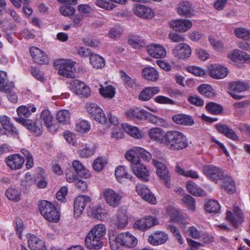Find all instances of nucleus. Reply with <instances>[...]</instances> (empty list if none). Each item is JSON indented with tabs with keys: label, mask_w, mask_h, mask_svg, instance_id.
<instances>
[{
	"label": "nucleus",
	"mask_w": 250,
	"mask_h": 250,
	"mask_svg": "<svg viewBox=\"0 0 250 250\" xmlns=\"http://www.w3.org/2000/svg\"><path fill=\"white\" fill-rule=\"evenodd\" d=\"M91 199L88 196L79 195L77 196L74 202V216L79 217L84 210L86 206L90 204Z\"/></svg>",
	"instance_id": "14"
},
{
	"label": "nucleus",
	"mask_w": 250,
	"mask_h": 250,
	"mask_svg": "<svg viewBox=\"0 0 250 250\" xmlns=\"http://www.w3.org/2000/svg\"><path fill=\"white\" fill-rule=\"evenodd\" d=\"M172 119L175 123L186 126H191L194 124L192 117L187 114H176L172 116Z\"/></svg>",
	"instance_id": "34"
},
{
	"label": "nucleus",
	"mask_w": 250,
	"mask_h": 250,
	"mask_svg": "<svg viewBox=\"0 0 250 250\" xmlns=\"http://www.w3.org/2000/svg\"><path fill=\"white\" fill-rule=\"evenodd\" d=\"M205 209L206 212L209 213H219L221 209V206L216 200L210 199L205 203Z\"/></svg>",
	"instance_id": "44"
},
{
	"label": "nucleus",
	"mask_w": 250,
	"mask_h": 250,
	"mask_svg": "<svg viewBox=\"0 0 250 250\" xmlns=\"http://www.w3.org/2000/svg\"><path fill=\"white\" fill-rule=\"evenodd\" d=\"M39 209L41 214L48 221L57 223L59 221L60 214L57 208L51 203L43 200L39 202Z\"/></svg>",
	"instance_id": "4"
},
{
	"label": "nucleus",
	"mask_w": 250,
	"mask_h": 250,
	"mask_svg": "<svg viewBox=\"0 0 250 250\" xmlns=\"http://www.w3.org/2000/svg\"><path fill=\"white\" fill-rule=\"evenodd\" d=\"M83 42L85 45L92 47H98L100 46V41L91 36H88L83 39Z\"/></svg>",
	"instance_id": "58"
},
{
	"label": "nucleus",
	"mask_w": 250,
	"mask_h": 250,
	"mask_svg": "<svg viewBox=\"0 0 250 250\" xmlns=\"http://www.w3.org/2000/svg\"><path fill=\"white\" fill-rule=\"evenodd\" d=\"M191 52L190 46L185 43L177 44L172 50L173 56L180 60H185L188 58L191 54Z\"/></svg>",
	"instance_id": "16"
},
{
	"label": "nucleus",
	"mask_w": 250,
	"mask_h": 250,
	"mask_svg": "<svg viewBox=\"0 0 250 250\" xmlns=\"http://www.w3.org/2000/svg\"><path fill=\"white\" fill-rule=\"evenodd\" d=\"M244 215L242 210L237 207H235L233 212L228 210L226 212V220L235 228H238L244 222Z\"/></svg>",
	"instance_id": "9"
},
{
	"label": "nucleus",
	"mask_w": 250,
	"mask_h": 250,
	"mask_svg": "<svg viewBox=\"0 0 250 250\" xmlns=\"http://www.w3.org/2000/svg\"><path fill=\"white\" fill-rule=\"evenodd\" d=\"M102 197L108 205L113 208L119 206L122 198L121 193H118L112 188H105L101 193Z\"/></svg>",
	"instance_id": "11"
},
{
	"label": "nucleus",
	"mask_w": 250,
	"mask_h": 250,
	"mask_svg": "<svg viewBox=\"0 0 250 250\" xmlns=\"http://www.w3.org/2000/svg\"><path fill=\"white\" fill-rule=\"evenodd\" d=\"M36 111V107L33 104L21 105L17 109V113L19 117L18 118H27L30 115L31 112H35Z\"/></svg>",
	"instance_id": "39"
},
{
	"label": "nucleus",
	"mask_w": 250,
	"mask_h": 250,
	"mask_svg": "<svg viewBox=\"0 0 250 250\" xmlns=\"http://www.w3.org/2000/svg\"><path fill=\"white\" fill-rule=\"evenodd\" d=\"M95 3L97 6L107 10H112L115 7L113 3L105 0H97Z\"/></svg>",
	"instance_id": "61"
},
{
	"label": "nucleus",
	"mask_w": 250,
	"mask_h": 250,
	"mask_svg": "<svg viewBox=\"0 0 250 250\" xmlns=\"http://www.w3.org/2000/svg\"><path fill=\"white\" fill-rule=\"evenodd\" d=\"M126 118L129 120L146 121L155 124L157 117L147 111L139 107H133L125 113Z\"/></svg>",
	"instance_id": "5"
},
{
	"label": "nucleus",
	"mask_w": 250,
	"mask_h": 250,
	"mask_svg": "<svg viewBox=\"0 0 250 250\" xmlns=\"http://www.w3.org/2000/svg\"><path fill=\"white\" fill-rule=\"evenodd\" d=\"M153 163L156 168L157 174L160 179L163 181L167 188H170L171 176L166 166L156 160H154Z\"/></svg>",
	"instance_id": "12"
},
{
	"label": "nucleus",
	"mask_w": 250,
	"mask_h": 250,
	"mask_svg": "<svg viewBox=\"0 0 250 250\" xmlns=\"http://www.w3.org/2000/svg\"><path fill=\"white\" fill-rule=\"evenodd\" d=\"M0 122L4 129L11 134L14 133L15 127L11 123L9 118L4 115L1 116L0 117Z\"/></svg>",
	"instance_id": "50"
},
{
	"label": "nucleus",
	"mask_w": 250,
	"mask_h": 250,
	"mask_svg": "<svg viewBox=\"0 0 250 250\" xmlns=\"http://www.w3.org/2000/svg\"><path fill=\"white\" fill-rule=\"evenodd\" d=\"M72 166L75 172L80 177L84 179H87L91 177V175L90 171L86 168L79 161H73Z\"/></svg>",
	"instance_id": "36"
},
{
	"label": "nucleus",
	"mask_w": 250,
	"mask_h": 250,
	"mask_svg": "<svg viewBox=\"0 0 250 250\" xmlns=\"http://www.w3.org/2000/svg\"><path fill=\"white\" fill-rule=\"evenodd\" d=\"M26 237L28 240V247L31 250H46L44 242L36 236L29 233Z\"/></svg>",
	"instance_id": "26"
},
{
	"label": "nucleus",
	"mask_w": 250,
	"mask_h": 250,
	"mask_svg": "<svg viewBox=\"0 0 250 250\" xmlns=\"http://www.w3.org/2000/svg\"><path fill=\"white\" fill-rule=\"evenodd\" d=\"M17 122L25 126L29 131L36 136L41 135L43 132V126L41 120L35 121L25 118H17Z\"/></svg>",
	"instance_id": "8"
},
{
	"label": "nucleus",
	"mask_w": 250,
	"mask_h": 250,
	"mask_svg": "<svg viewBox=\"0 0 250 250\" xmlns=\"http://www.w3.org/2000/svg\"><path fill=\"white\" fill-rule=\"evenodd\" d=\"M41 121L43 122L44 125L51 133H55L58 128L57 126L53 123V117L48 109L43 110L40 115Z\"/></svg>",
	"instance_id": "19"
},
{
	"label": "nucleus",
	"mask_w": 250,
	"mask_h": 250,
	"mask_svg": "<svg viewBox=\"0 0 250 250\" xmlns=\"http://www.w3.org/2000/svg\"><path fill=\"white\" fill-rule=\"evenodd\" d=\"M89 61L92 66L97 69H101L105 65L104 58L97 54H91L89 56Z\"/></svg>",
	"instance_id": "41"
},
{
	"label": "nucleus",
	"mask_w": 250,
	"mask_h": 250,
	"mask_svg": "<svg viewBox=\"0 0 250 250\" xmlns=\"http://www.w3.org/2000/svg\"><path fill=\"white\" fill-rule=\"evenodd\" d=\"M115 175L117 180L120 181L122 178L129 180L133 184L135 183V177L128 174L123 166H118L115 170Z\"/></svg>",
	"instance_id": "37"
},
{
	"label": "nucleus",
	"mask_w": 250,
	"mask_h": 250,
	"mask_svg": "<svg viewBox=\"0 0 250 250\" xmlns=\"http://www.w3.org/2000/svg\"><path fill=\"white\" fill-rule=\"evenodd\" d=\"M100 95L104 98L112 99L115 94V88L111 85H101L99 89Z\"/></svg>",
	"instance_id": "46"
},
{
	"label": "nucleus",
	"mask_w": 250,
	"mask_h": 250,
	"mask_svg": "<svg viewBox=\"0 0 250 250\" xmlns=\"http://www.w3.org/2000/svg\"><path fill=\"white\" fill-rule=\"evenodd\" d=\"M147 51L152 57L155 58H163L167 55V52L164 47L158 44L148 45Z\"/></svg>",
	"instance_id": "29"
},
{
	"label": "nucleus",
	"mask_w": 250,
	"mask_h": 250,
	"mask_svg": "<svg viewBox=\"0 0 250 250\" xmlns=\"http://www.w3.org/2000/svg\"><path fill=\"white\" fill-rule=\"evenodd\" d=\"M56 119L61 123L67 124L70 120V113L67 110H59L57 112Z\"/></svg>",
	"instance_id": "51"
},
{
	"label": "nucleus",
	"mask_w": 250,
	"mask_h": 250,
	"mask_svg": "<svg viewBox=\"0 0 250 250\" xmlns=\"http://www.w3.org/2000/svg\"><path fill=\"white\" fill-rule=\"evenodd\" d=\"M167 235L163 231H156L149 236L148 242L154 246H158L165 243L167 240Z\"/></svg>",
	"instance_id": "31"
},
{
	"label": "nucleus",
	"mask_w": 250,
	"mask_h": 250,
	"mask_svg": "<svg viewBox=\"0 0 250 250\" xmlns=\"http://www.w3.org/2000/svg\"><path fill=\"white\" fill-rule=\"evenodd\" d=\"M86 108L88 114L94 120L102 124L106 123L107 118L103 109L97 104L94 103H87Z\"/></svg>",
	"instance_id": "10"
},
{
	"label": "nucleus",
	"mask_w": 250,
	"mask_h": 250,
	"mask_svg": "<svg viewBox=\"0 0 250 250\" xmlns=\"http://www.w3.org/2000/svg\"><path fill=\"white\" fill-rule=\"evenodd\" d=\"M58 74L66 78H74V63L70 60H59L54 62Z\"/></svg>",
	"instance_id": "6"
},
{
	"label": "nucleus",
	"mask_w": 250,
	"mask_h": 250,
	"mask_svg": "<svg viewBox=\"0 0 250 250\" xmlns=\"http://www.w3.org/2000/svg\"><path fill=\"white\" fill-rule=\"evenodd\" d=\"M71 88L76 93L78 92V90L83 88L86 85L83 82L77 80H72L70 82Z\"/></svg>",
	"instance_id": "64"
},
{
	"label": "nucleus",
	"mask_w": 250,
	"mask_h": 250,
	"mask_svg": "<svg viewBox=\"0 0 250 250\" xmlns=\"http://www.w3.org/2000/svg\"><path fill=\"white\" fill-rule=\"evenodd\" d=\"M182 201L185 204L186 207L189 210L192 211L195 210V200L193 197L189 195L186 194L182 198Z\"/></svg>",
	"instance_id": "54"
},
{
	"label": "nucleus",
	"mask_w": 250,
	"mask_h": 250,
	"mask_svg": "<svg viewBox=\"0 0 250 250\" xmlns=\"http://www.w3.org/2000/svg\"><path fill=\"white\" fill-rule=\"evenodd\" d=\"M112 250H123L122 246L127 248L134 247L137 244V238L128 232L118 234L114 238H109Z\"/></svg>",
	"instance_id": "3"
},
{
	"label": "nucleus",
	"mask_w": 250,
	"mask_h": 250,
	"mask_svg": "<svg viewBox=\"0 0 250 250\" xmlns=\"http://www.w3.org/2000/svg\"><path fill=\"white\" fill-rule=\"evenodd\" d=\"M136 192L145 201L151 204H156V198L149 188H136Z\"/></svg>",
	"instance_id": "38"
},
{
	"label": "nucleus",
	"mask_w": 250,
	"mask_h": 250,
	"mask_svg": "<svg viewBox=\"0 0 250 250\" xmlns=\"http://www.w3.org/2000/svg\"><path fill=\"white\" fill-rule=\"evenodd\" d=\"M165 133L163 129L158 127H153L148 130L147 134L149 139L153 141L164 144Z\"/></svg>",
	"instance_id": "27"
},
{
	"label": "nucleus",
	"mask_w": 250,
	"mask_h": 250,
	"mask_svg": "<svg viewBox=\"0 0 250 250\" xmlns=\"http://www.w3.org/2000/svg\"><path fill=\"white\" fill-rule=\"evenodd\" d=\"M102 238L88 232L84 240L85 246L89 250H99L103 246Z\"/></svg>",
	"instance_id": "22"
},
{
	"label": "nucleus",
	"mask_w": 250,
	"mask_h": 250,
	"mask_svg": "<svg viewBox=\"0 0 250 250\" xmlns=\"http://www.w3.org/2000/svg\"><path fill=\"white\" fill-rule=\"evenodd\" d=\"M208 112L212 115H219L223 111V107L216 103L209 102L206 105Z\"/></svg>",
	"instance_id": "47"
},
{
	"label": "nucleus",
	"mask_w": 250,
	"mask_h": 250,
	"mask_svg": "<svg viewBox=\"0 0 250 250\" xmlns=\"http://www.w3.org/2000/svg\"><path fill=\"white\" fill-rule=\"evenodd\" d=\"M216 130L221 134L233 141H238L239 137L234 131L228 125L223 124H216Z\"/></svg>",
	"instance_id": "30"
},
{
	"label": "nucleus",
	"mask_w": 250,
	"mask_h": 250,
	"mask_svg": "<svg viewBox=\"0 0 250 250\" xmlns=\"http://www.w3.org/2000/svg\"><path fill=\"white\" fill-rule=\"evenodd\" d=\"M90 125L86 120H82L76 124V130L80 133H85L89 131Z\"/></svg>",
	"instance_id": "56"
},
{
	"label": "nucleus",
	"mask_w": 250,
	"mask_h": 250,
	"mask_svg": "<svg viewBox=\"0 0 250 250\" xmlns=\"http://www.w3.org/2000/svg\"><path fill=\"white\" fill-rule=\"evenodd\" d=\"M203 173L211 181L217 183L222 178L224 171L222 168L213 165H205L203 167Z\"/></svg>",
	"instance_id": "13"
},
{
	"label": "nucleus",
	"mask_w": 250,
	"mask_h": 250,
	"mask_svg": "<svg viewBox=\"0 0 250 250\" xmlns=\"http://www.w3.org/2000/svg\"><path fill=\"white\" fill-rule=\"evenodd\" d=\"M178 13L180 16L191 18L193 15L194 10L188 1H182L179 4L177 8Z\"/></svg>",
	"instance_id": "35"
},
{
	"label": "nucleus",
	"mask_w": 250,
	"mask_h": 250,
	"mask_svg": "<svg viewBox=\"0 0 250 250\" xmlns=\"http://www.w3.org/2000/svg\"><path fill=\"white\" fill-rule=\"evenodd\" d=\"M142 74L144 79L149 81L155 82L158 78V72L151 67L144 68L142 70Z\"/></svg>",
	"instance_id": "40"
},
{
	"label": "nucleus",
	"mask_w": 250,
	"mask_h": 250,
	"mask_svg": "<svg viewBox=\"0 0 250 250\" xmlns=\"http://www.w3.org/2000/svg\"><path fill=\"white\" fill-rule=\"evenodd\" d=\"M198 91L201 95L208 98L213 97L215 95L213 88L208 84H200L198 87Z\"/></svg>",
	"instance_id": "45"
},
{
	"label": "nucleus",
	"mask_w": 250,
	"mask_h": 250,
	"mask_svg": "<svg viewBox=\"0 0 250 250\" xmlns=\"http://www.w3.org/2000/svg\"><path fill=\"white\" fill-rule=\"evenodd\" d=\"M235 35L244 40H250V30L244 28H237L234 30Z\"/></svg>",
	"instance_id": "53"
},
{
	"label": "nucleus",
	"mask_w": 250,
	"mask_h": 250,
	"mask_svg": "<svg viewBox=\"0 0 250 250\" xmlns=\"http://www.w3.org/2000/svg\"><path fill=\"white\" fill-rule=\"evenodd\" d=\"M127 210L125 207L120 208L115 215V225L118 228H124L128 224Z\"/></svg>",
	"instance_id": "24"
},
{
	"label": "nucleus",
	"mask_w": 250,
	"mask_h": 250,
	"mask_svg": "<svg viewBox=\"0 0 250 250\" xmlns=\"http://www.w3.org/2000/svg\"><path fill=\"white\" fill-rule=\"evenodd\" d=\"M158 224L157 217L147 216L137 220L134 224L133 227L142 231H145L153 226Z\"/></svg>",
	"instance_id": "17"
},
{
	"label": "nucleus",
	"mask_w": 250,
	"mask_h": 250,
	"mask_svg": "<svg viewBox=\"0 0 250 250\" xmlns=\"http://www.w3.org/2000/svg\"><path fill=\"white\" fill-rule=\"evenodd\" d=\"M249 88V85L247 83L239 81L232 82L229 85V93L234 99L240 100L243 96L237 94L235 92H241L248 90Z\"/></svg>",
	"instance_id": "15"
},
{
	"label": "nucleus",
	"mask_w": 250,
	"mask_h": 250,
	"mask_svg": "<svg viewBox=\"0 0 250 250\" xmlns=\"http://www.w3.org/2000/svg\"><path fill=\"white\" fill-rule=\"evenodd\" d=\"M167 211L172 222L181 224H184L186 222L187 219L186 215L175 208L168 206L167 208Z\"/></svg>",
	"instance_id": "28"
},
{
	"label": "nucleus",
	"mask_w": 250,
	"mask_h": 250,
	"mask_svg": "<svg viewBox=\"0 0 250 250\" xmlns=\"http://www.w3.org/2000/svg\"><path fill=\"white\" fill-rule=\"evenodd\" d=\"M106 229L103 224L95 225L89 231V232L96 235L97 236L103 239L106 234Z\"/></svg>",
	"instance_id": "48"
},
{
	"label": "nucleus",
	"mask_w": 250,
	"mask_h": 250,
	"mask_svg": "<svg viewBox=\"0 0 250 250\" xmlns=\"http://www.w3.org/2000/svg\"><path fill=\"white\" fill-rule=\"evenodd\" d=\"M65 173L66 180L67 182L74 183L78 188L87 187L86 182L78 178V174L72 167L67 168Z\"/></svg>",
	"instance_id": "20"
},
{
	"label": "nucleus",
	"mask_w": 250,
	"mask_h": 250,
	"mask_svg": "<svg viewBox=\"0 0 250 250\" xmlns=\"http://www.w3.org/2000/svg\"><path fill=\"white\" fill-rule=\"evenodd\" d=\"M228 58L234 62L240 61L248 63L250 62V55L239 49H235L228 54Z\"/></svg>",
	"instance_id": "33"
},
{
	"label": "nucleus",
	"mask_w": 250,
	"mask_h": 250,
	"mask_svg": "<svg viewBox=\"0 0 250 250\" xmlns=\"http://www.w3.org/2000/svg\"><path fill=\"white\" fill-rule=\"evenodd\" d=\"M124 125L125 129L132 137L136 139H140L142 137L143 133L137 127L128 124L125 125Z\"/></svg>",
	"instance_id": "49"
},
{
	"label": "nucleus",
	"mask_w": 250,
	"mask_h": 250,
	"mask_svg": "<svg viewBox=\"0 0 250 250\" xmlns=\"http://www.w3.org/2000/svg\"><path fill=\"white\" fill-rule=\"evenodd\" d=\"M163 145L170 150L180 151L188 146V139L186 135L180 131L169 130L165 133Z\"/></svg>",
	"instance_id": "2"
},
{
	"label": "nucleus",
	"mask_w": 250,
	"mask_h": 250,
	"mask_svg": "<svg viewBox=\"0 0 250 250\" xmlns=\"http://www.w3.org/2000/svg\"><path fill=\"white\" fill-rule=\"evenodd\" d=\"M185 234L187 236H190L195 239H200L202 231L199 230L195 226H191L185 230Z\"/></svg>",
	"instance_id": "52"
},
{
	"label": "nucleus",
	"mask_w": 250,
	"mask_h": 250,
	"mask_svg": "<svg viewBox=\"0 0 250 250\" xmlns=\"http://www.w3.org/2000/svg\"><path fill=\"white\" fill-rule=\"evenodd\" d=\"M171 28L175 31L184 32L191 28L192 23L189 20L177 19L169 23Z\"/></svg>",
	"instance_id": "23"
},
{
	"label": "nucleus",
	"mask_w": 250,
	"mask_h": 250,
	"mask_svg": "<svg viewBox=\"0 0 250 250\" xmlns=\"http://www.w3.org/2000/svg\"><path fill=\"white\" fill-rule=\"evenodd\" d=\"M208 72L209 76L216 79H223L228 73L227 68L219 64L210 65L208 67Z\"/></svg>",
	"instance_id": "21"
},
{
	"label": "nucleus",
	"mask_w": 250,
	"mask_h": 250,
	"mask_svg": "<svg viewBox=\"0 0 250 250\" xmlns=\"http://www.w3.org/2000/svg\"><path fill=\"white\" fill-rule=\"evenodd\" d=\"M133 10L134 13L140 18L150 19L154 16V13L150 8L142 4H135Z\"/></svg>",
	"instance_id": "25"
},
{
	"label": "nucleus",
	"mask_w": 250,
	"mask_h": 250,
	"mask_svg": "<svg viewBox=\"0 0 250 250\" xmlns=\"http://www.w3.org/2000/svg\"><path fill=\"white\" fill-rule=\"evenodd\" d=\"M106 162L102 157L97 158L93 163V168L97 171H101L106 165Z\"/></svg>",
	"instance_id": "62"
},
{
	"label": "nucleus",
	"mask_w": 250,
	"mask_h": 250,
	"mask_svg": "<svg viewBox=\"0 0 250 250\" xmlns=\"http://www.w3.org/2000/svg\"><path fill=\"white\" fill-rule=\"evenodd\" d=\"M187 70L196 76H204L206 75L205 71L197 66H189L187 67Z\"/></svg>",
	"instance_id": "63"
},
{
	"label": "nucleus",
	"mask_w": 250,
	"mask_h": 250,
	"mask_svg": "<svg viewBox=\"0 0 250 250\" xmlns=\"http://www.w3.org/2000/svg\"><path fill=\"white\" fill-rule=\"evenodd\" d=\"M223 188H228L230 187L231 188H235V182L234 179L228 174L224 175L222 178L221 179Z\"/></svg>",
	"instance_id": "57"
},
{
	"label": "nucleus",
	"mask_w": 250,
	"mask_h": 250,
	"mask_svg": "<svg viewBox=\"0 0 250 250\" xmlns=\"http://www.w3.org/2000/svg\"><path fill=\"white\" fill-rule=\"evenodd\" d=\"M175 172L179 175H182L186 177H190L192 179H198L199 177L197 171L189 169L185 170L184 168H182L179 165H177L175 168Z\"/></svg>",
	"instance_id": "42"
},
{
	"label": "nucleus",
	"mask_w": 250,
	"mask_h": 250,
	"mask_svg": "<svg viewBox=\"0 0 250 250\" xmlns=\"http://www.w3.org/2000/svg\"><path fill=\"white\" fill-rule=\"evenodd\" d=\"M14 83L7 80L5 72H0V91L6 93L8 99L13 103L16 102V95L14 92Z\"/></svg>",
	"instance_id": "7"
},
{
	"label": "nucleus",
	"mask_w": 250,
	"mask_h": 250,
	"mask_svg": "<svg viewBox=\"0 0 250 250\" xmlns=\"http://www.w3.org/2000/svg\"><path fill=\"white\" fill-rule=\"evenodd\" d=\"M60 11L62 15L65 16H70L74 14L75 9L69 5H63L60 7Z\"/></svg>",
	"instance_id": "60"
},
{
	"label": "nucleus",
	"mask_w": 250,
	"mask_h": 250,
	"mask_svg": "<svg viewBox=\"0 0 250 250\" xmlns=\"http://www.w3.org/2000/svg\"><path fill=\"white\" fill-rule=\"evenodd\" d=\"M125 158L131 164V169L134 174L140 179L148 182L150 173L146 167L141 164V159L148 161L151 157L149 152L142 147H135L127 151L125 154Z\"/></svg>",
	"instance_id": "1"
},
{
	"label": "nucleus",
	"mask_w": 250,
	"mask_h": 250,
	"mask_svg": "<svg viewBox=\"0 0 250 250\" xmlns=\"http://www.w3.org/2000/svg\"><path fill=\"white\" fill-rule=\"evenodd\" d=\"M29 52L34 62L39 64H45L48 63V58L45 52L35 46L29 48Z\"/></svg>",
	"instance_id": "18"
},
{
	"label": "nucleus",
	"mask_w": 250,
	"mask_h": 250,
	"mask_svg": "<svg viewBox=\"0 0 250 250\" xmlns=\"http://www.w3.org/2000/svg\"><path fill=\"white\" fill-rule=\"evenodd\" d=\"M160 89L159 87H146L140 93L138 98L142 101H147L154 95L159 93Z\"/></svg>",
	"instance_id": "32"
},
{
	"label": "nucleus",
	"mask_w": 250,
	"mask_h": 250,
	"mask_svg": "<svg viewBox=\"0 0 250 250\" xmlns=\"http://www.w3.org/2000/svg\"><path fill=\"white\" fill-rule=\"evenodd\" d=\"M188 192L195 196L205 197L208 195V190L204 188H188Z\"/></svg>",
	"instance_id": "59"
},
{
	"label": "nucleus",
	"mask_w": 250,
	"mask_h": 250,
	"mask_svg": "<svg viewBox=\"0 0 250 250\" xmlns=\"http://www.w3.org/2000/svg\"><path fill=\"white\" fill-rule=\"evenodd\" d=\"M91 215L93 218L102 221L106 220L109 217L108 210L100 206L93 208Z\"/></svg>",
	"instance_id": "43"
},
{
	"label": "nucleus",
	"mask_w": 250,
	"mask_h": 250,
	"mask_svg": "<svg viewBox=\"0 0 250 250\" xmlns=\"http://www.w3.org/2000/svg\"><path fill=\"white\" fill-rule=\"evenodd\" d=\"M128 43L134 48H140L146 46L144 40L139 37H133L128 40Z\"/></svg>",
	"instance_id": "55"
}]
</instances>
